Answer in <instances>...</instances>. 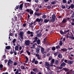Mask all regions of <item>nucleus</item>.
Segmentation results:
<instances>
[{"mask_svg": "<svg viewBox=\"0 0 74 74\" xmlns=\"http://www.w3.org/2000/svg\"><path fill=\"white\" fill-rule=\"evenodd\" d=\"M36 22H38V24L40 25V26L42 25V22H43V19L42 18H36Z\"/></svg>", "mask_w": 74, "mask_h": 74, "instance_id": "obj_1", "label": "nucleus"}, {"mask_svg": "<svg viewBox=\"0 0 74 74\" xmlns=\"http://www.w3.org/2000/svg\"><path fill=\"white\" fill-rule=\"evenodd\" d=\"M23 34H24L23 32L21 31H20L19 34V37L22 40H23Z\"/></svg>", "mask_w": 74, "mask_h": 74, "instance_id": "obj_2", "label": "nucleus"}, {"mask_svg": "<svg viewBox=\"0 0 74 74\" xmlns=\"http://www.w3.org/2000/svg\"><path fill=\"white\" fill-rule=\"evenodd\" d=\"M30 42L29 40H25V44L26 46H29L30 45Z\"/></svg>", "mask_w": 74, "mask_h": 74, "instance_id": "obj_3", "label": "nucleus"}, {"mask_svg": "<svg viewBox=\"0 0 74 74\" xmlns=\"http://www.w3.org/2000/svg\"><path fill=\"white\" fill-rule=\"evenodd\" d=\"M51 18H52V19H53V22H55V19L56 18V16L55 15V14L53 15Z\"/></svg>", "mask_w": 74, "mask_h": 74, "instance_id": "obj_4", "label": "nucleus"}, {"mask_svg": "<svg viewBox=\"0 0 74 74\" xmlns=\"http://www.w3.org/2000/svg\"><path fill=\"white\" fill-rule=\"evenodd\" d=\"M34 15L36 16H39L41 15H42V13H35L34 14Z\"/></svg>", "mask_w": 74, "mask_h": 74, "instance_id": "obj_5", "label": "nucleus"}, {"mask_svg": "<svg viewBox=\"0 0 74 74\" xmlns=\"http://www.w3.org/2000/svg\"><path fill=\"white\" fill-rule=\"evenodd\" d=\"M40 48H39L38 47H37L36 49V52L37 53V54H38V53H40Z\"/></svg>", "mask_w": 74, "mask_h": 74, "instance_id": "obj_6", "label": "nucleus"}, {"mask_svg": "<svg viewBox=\"0 0 74 74\" xmlns=\"http://www.w3.org/2000/svg\"><path fill=\"white\" fill-rule=\"evenodd\" d=\"M45 66H47V67H51L50 66V64L48 63V62H45Z\"/></svg>", "mask_w": 74, "mask_h": 74, "instance_id": "obj_7", "label": "nucleus"}, {"mask_svg": "<svg viewBox=\"0 0 74 74\" xmlns=\"http://www.w3.org/2000/svg\"><path fill=\"white\" fill-rule=\"evenodd\" d=\"M73 61H71V60H69L68 62V64H69L70 65H71L73 63Z\"/></svg>", "mask_w": 74, "mask_h": 74, "instance_id": "obj_8", "label": "nucleus"}, {"mask_svg": "<svg viewBox=\"0 0 74 74\" xmlns=\"http://www.w3.org/2000/svg\"><path fill=\"white\" fill-rule=\"evenodd\" d=\"M41 51L42 53H46V52L44 51V49L43 47H42L41 48Z\"/></svg>", "mask_w": 74, "mask_h": 74, "instance_id": "obj_9", "label": "nucleus"}, {"mask_svg": "<svg viewBox=\"0 0 74 74\" xmlns=\"http://www.w3.org/2000/svg\"><path fill=\"white\" fill-rule=\"evenodd\" d=\"M60 61L59 60H55V64L56 65H58L59 64Z\"/></svg>", "mask_w": 74, "mask_h": 74, "instance_id": "obj_10", "label": "nucleus"}, {"mask_svg": "<svg viewBox=\"0 0 74 74\" xmlns=\"http://www.w3.org/2000/svg\"><path fill=\"white\" fill-rule=\"evenodd\" d=\"M69 38H71V39H72V40H74V35L73 34H72L71 36H69Z\"/></svg>", "mask_w": 74, "mask_h": 74, "instance_id": "obj_11", "label": "nucleus"}, {"mask_svg": "<svg viewBox=\"0 0 74 74\" xmlns=\"http://www.w3.org/2000/svg\"><path fill=\"white\" fill-rule=\"evenodd\" d=\"M66 63H64V62H62L60 66H62V67H65V66L66 65Z\"/></svg>", "mask_w": 74, "mask_h": 74, "instance_id": "obj_12", "label": "nucleus"}, {"mask_svg": "<svg viewBox=\"0 0 74 74\" xmlns=\"http://www.w3.org/2000/svg\"><path fill=\"white\" fill-rule=\"evenodd\" d=\"M33 71L34 72H38V70L37 68H35L32 69Z\"/></svg>", "mask_w": 74, "mask_h": 74, "instance_id": "obj_13", "label": "nucleus"}, {"mask_svg": "<svg viewBox=\"0 0 74 74\" xmlns=\"http://www.w3.org/2000/svg\"><path fill=\"white\" fill-rule=\"evenodd\" d=\"M15 51H19V47L18 45L16 46L15 47Z\"/></svg>", "mask_w": 74, "mask_h": 74, "instance_id": "obj_14", "label": "nucleus"}, {"mask_svg": "<svg viewBox=\"0 0 74 74\" xmlns=\"http://www.w3.org/2000/svg\"><path fill=\"white\" fill-rule=\"evenodd\" d=\"M23 3L20 5L19 8H21L20 10H22V9L23 8Z\"/></svg>", "mask_w": 74, "mask_h": 74, "instance_id": "obj_15", "label": "nucleus"}, {"mask_svg": "<svg viewBox=\"0 0 74 74\" xmlns=\"http://www.w3.org/2000/svg\"><path fill=\"white\" fill-rule=\"evenodd\" d=\"M36 57H37V58H38V59H41V58L40 57L39 54H36Z\"/></svg>", "mask_w": 74, "mask_h": 74, "instance_id": "obj_16", "label": "nucleus"}, {"mask_svg": "<svg viewBox=\"0 0 74 74\" xmlns=\"http://www.w3.org/2000/svg\"><path fill=\"white\" fill-rule=\"evenodd\" d=\"M58 58L60 59L62 58V55L61 54H59L58 55Z\"/></svg>", "mask_w": 74, "mask_h": 74, "instance_id": "obj_17", "label": "nucleus"}, {"mask_svg": "<svg viewBox=\"0 0 74 74\" xmlns=\"http://www.w3.org/2000/svg\"><path fill=\"white\" fill-rule=\"evenodd\" d=\"M27 34H33V32H31L30 31H28L27 32Z\"/></svg>", "mask_w": 74, "mask_h": 74, "instance_id": "obj_18", "label": "nucleus"}, {"mask_svg": "<svg viewBox=\"0 0 74 74\" xmlns=\"http://www.w3.org/2000/svg\"><path fill=\"white\" fill-rule=\"evenodd\" d=\"M29 12L30 15H32V14H33V11L31 9H30Z\"/></svg>", "mask_w": 74, "mask_h": 74, "instance_id": "obj_19", "label": "nucleus"}, {"mask_svg": "<svg viewBox=\"0 0 74 74\" xmlns=\"http://www.w3.org/2000/svg\"><path fill=\"white\" fill-rule=\"evenodd\" d=\"M63 70H64L65 71L67 72L69 70V69L68 68H63Z\"/></svg>", "mask_w": 74, "mask_h": 74, "instance_id": "obj_20", "label": "nucleus"}, {"mask_svg": "<svg viewBox=\"0 0 74 74\" xmlns=\"http://www.w3.org/2000/svg\"><path fill=\"white\" fill-rule=\"evenodd\" d=\"M49 21V19H45L44 21V22H45V23H48Z\"/></svg>", "mask_w": 74, "mask_h": 74, "instance_id": "obj_21", "label": "nucleus"}, {"mask_svg": "<svg viewBox=\"0 0 74 74\" xmlns=\"http://www.w3.org/2000/svg\"><path fill=\"white\" fill-rule=\"evenodd\" d=\"M51 4L52 5L55 4H56V2L55 1H52L51 2Z\"/></svg>", "mask_w": 74, "mask_h": 74, "instance_id": "obj_22", "label": "nucleus"}, {"mask_svg": "<svg viewBox=\"0 0 74 74\" xmlns=\"http://www.w3.org/2000/svg\"><path fill=\"white\" fill-rule=\"evenodd\" d=\"M42 18L43 19H45V18H47V16H46V15H45V14H44L42 16Z\"/></svg>", "mask_w": 74, "mask_h": 74, "instance_id": "obj_23", "label": "nucleus"}, {"mask_svg": "<svg viewBox=\"0 0 74 74\" xmlns=\"http://www.w3.org/2000/svg\"><path fill=\"white\" fill-rule=\"evenodd\" d=\"M38 45H39L40 44V40L38 39L36 41Z\"/></svg>", "mask_w": 74, "mask_h": 74, "instance_id": "obj_24", "label": "nucleus"}, {"mask_svg": "<svg viewBox=\"0 0 74 74\" xmlns=\"http://www.w3.org/2000/svg\"><path fill=\"white\" fill-rule=\"evenodd\" d=\"M67 22V19L64 18L63 19L62 22V23H66Z\"/></svg>", "mask_w": 74, "mask_h": 74, "instance_id": "obj_25", "label": "nucleus"}, {"mask_svg": "<svg viewBox=\"0 0 74 74\" xmlns=\"http://www.w3.org/2000/svg\"><path fill=\"white\" fill-rule=\"evenodd\" d=\"M42 36V34H41V33H40L38 34L37 36L38 37H41Z\"/></svg>", "mask_w": 74, "mask_h": 74, "instance_id": "obj_26", "label": "nucleus"}, {"mask_svg": "<svg viewBox=\"0 0 74 74\" xmlns=\"http://www.w3.org/2000/svg\"><path fill=\"white\" fill-rule=\"evenodd\" d=\"M12 20H13V21H16L17 20V18L16 16H14V18H12Z\"/></svg>", "mask_w": 74, "mask_h": 74, "instance_id": "obj_27", "label": "nucleus"}, {"mask_svg": "<svg viewBox=\"0 0 74 74\" xmlns=\"http://www.w3.org/2000/svg\"><path fill=\"white\" fill-rule=\"evenodd\" d=\"M71 9H73V8H74V5L73 4V3H72L71 5Z\"/></svg>", "mask_w": 74, "mask_h": 74, "instance_id": "obj_28", "label": "nucleus"}, {"mask_svg": "<svg viewBox=\"0 0 74 74\" xmlns=\"http://www.w3.org/2000/svg\"><path fill=\"white\" fill-rule=\"evenodd\" d=\"M61 51H67V49L66 48L65 49H61Z\"/></svg>", "mask_w": 74, "mask_h": 74, "instance_id": "obj_29", "label": "nucleus"}, {"mask_svg": "<svg viewBox=\"0 0 74 74\" xmlns=\"http://www.w3.org/2000/svg\"><path fill=\"white\" fill-rule=\"evenodd\" d=\"M47 40V37H45V38L43 40V44H45V41H46V40Z\"/></svg>", "mask_w": 74, "mask_h": 74, "instance_id": "obj_30", "label": "nucleus"}, {"mask_svg": "<svg viewBox=\"0 0 74 74\" xmlns=\"http://www.w3.org/2000/svg\"><path fill=\"white\" fill-rule=\"evenodd\" d=\"M10 62H8V66H9V67L10 68V67H12V65L11 64L10 65Z\"/></svg>", "mask_w": 74, "mask_h": 74, "instance_id": "obj_31", "label": "nucleus"}, {"mask_svg": "<svg viewBox=\"0 0 74 74\" xmlns=\"http://www.w3.org/2000/svg\"><path fill=\"white\" fill-rule=\"evenodd\" d=\"M6 49H11V47L10 46H7L6 47Z\"/></svg>", "mask_w": 74, "mask_h": 74, "instance_id": "obj_32", "label": "nucleus"}, {"mask_svg": "<svg viewBox=\"0 0 74 74\" xmlns=\"http://www.w3.org/2000/svg\"><path fill=\"white\" fill-rule=\"evenodd\" d=\"M63 45V42H62V41L60 40L59 45L61 46V45Z\"/></svg>", "mask_w": 74, "mask_h": 74, "instance_id": "obj_33", "label": "nucleus"}, {"mask_svg": "<svg viewBox=\"0 0 74 74\" xmlns=\"http://www.w3.org/2000/svg\"><path fill=\"white\" fill-rule=\"evenodd\" d=\"M26 5H27V7H29L30 6V3H25V5L26 6Z\"/></svg>", "mask_w": 74, "mask_h": 74, "instance_id": "obj_34", "label": "nucleus"}, {"mask_svg": "<svg viewBox=\"0 0 74 74\" xmlns=\"http://www.w3.org/2000/svg\"><path fill=\"white\" fill-rule=\"evenodd\" d=\"M51 49L52 51H55L56 50V48L55 47L53 46Z\"/></svg>", "mask_w": 74, "mask_h": 74, "instance_id": "obj_35", "label": "nucleus"}, {"mask_svg": "<svg viewBox=\"0 0 74 74\" xmlns=\"http://www.w3.org/2000/svg\"><path fill=\"white\" fill-rule=\"evenodd\" d=\"M8 62H9V63H10V64H12V62H13V61H12V60H11V59H9L8 60Z\"/></svg>", "mask_w": 74, "mask_h": 74, "instance_id": "obj_36", "label": "nucleus"}, {"mask_svg": "<svg viewBox=\"0 0 74 74\" xmlns=\"http://www.w3.org/2000/svg\"><path fill=\"white\" fill-rule=\"evenodd\" d=\"M47 9H49L51 8V5H49L47 6Z\"/></svg>", "mask_w": 74, "mask_h": 74, "instance_id": "obj_37", "label": "nucleus"}, {"mask_svg": "<svg viewBox=\"0 0 74 74\" xmlns=\"http://www.w3.org/2000/svg\"><path fill=\"white\" fill-rule=\"evenodd\" d=\"M21 69H22V70H24V69H25V66H24L22 65L21 66Z\"/></svg>", "mask_w": 74, "mask_h": 74, "instance_id": "obj_38", "label": "nucleus"}, {"mask_svg": "<svg viewBox=\"0 0 74 74\" xmlns=\"http://www.w3.org/2000/svg\"><path fill=\"white\" fill-rule=\"evenodd\" d=\"M71 19H73V18H74V12L73 13L72 16H71Z\"/></svg>", "mask_w": 74, "mask_h": 74, "instance_id": "obj_39", "label": "nucleus"}, {"mask_svg": "<svg viewBox=\"0 0 74 74\" xmlns=\"http://www.w3.org/2000/svg\"><path fill=\"white\" fill-rule=\"evenodd\" d=\"M35 61H36V58H34L32 60V62L33 63H34V62H35Z\"/></svg>", "mask_w": 74, "mask_h": 74, "instance_id": "obj_40", "label": "nucleus"}, {"mask_svg": "<svg viewBox=\"0 0 74 74\" xmlns=\"http://www.w3.org/2000/svg\"><path fill=\"white\" fill-rule=\"evenodd\" d=\"M3 67V65L2 64H1L0 65V68L1 70H2V68Z\"/></svg>", "mask_w": 74, "mask_h": 74, "instance_id": "obj_41", "label": "nucleus"}, {"mask_svg": "<svg viewBox=\"0 0 74 74\" xmlns=\"http://www.w3.org/2000/svg\"><path fill=\"white\" fill-rule=\"evenodd\" d=\"M61 7L63 9H64V8H66V7H65V6H64L63 4H62L61 5Z\"/></svg>", "mask_w": 74, "mask_h": 74, "instance_id": "obj_42", "label": "nucleus"}, {"mask_svg": "<svg viewBox=\"0 0 74 74\" xmlns=\"http://www.w3.org/2000/svg\"><path fill=\"white\" fill-rule=\"evenodd\" d=\"M32 46V47H31V49H34L35 48V45H33Z\"/></svg>", "mask_w": 74, "mask_h": 74, "instance_id": "obj_43", "label": "nucleus"}, {"mask_svg": "<svg viewBox=\"0 0 74 74\" xmlns=\"http://www.w3.org/2000/svg\"><path fill=\"white\" fill-rule=\"evenodd\" d=\"M60 33L62 35H63V34H64V32H63L62 30H60Z\"/></svg>", "mask_w": 74, "mask_h": 74, "instance_id": "obj_44", "label": "nucleus"}, {"mask_svg": "<svg viewBox=\"0 0 74 74\" xmlns=\"http://www.w3.org/2000/svg\"><path fill=\"white\" fill-rule=\"evenodd\" d=\"M56 49H60V47L59 45H58L56 46Z\"/></svg>", "mask_w": 74, "mask_h": 74, "instance_id": "obj_45", "label": "nucleus"}, {"mask_svg": "<svg viewBox=\"0 0 74 74\" xmlns=\"http://www.w3.org/2000/svg\"><path fill=\"white\" fill-rule=\"evenodd\" d=\"M34 40H36V41H37V40H38V38L36 36L34 38Z\"/></svg>", "mask_w": 74, "mask_h": 74, "instance_id": "obj_46", "label": "nucleus"}, {"mask_svg": "<svg viewBox=\"0 0 74 74\" xmlns=\"http://www.w3.org/2000/svg\"><path fill=\"white\" fill-rule=\"evenodd\" d=\"M34 63L35 64H37L38 63V61L36 60L34 62Z\"/></svg>", "mask_w": 74, "mask_h": 74, "instance_id": "obj_47", "label": "nucleus"}, {"mask_svg": "<svg viewBox=\"0 0 74 74\" xmlns=\"http://www.w3.org/2000/svg\"><path fill=\"white\" fill-rule=\"evenodd\" d=\"M63 2L64 4L67 3V1L66 0H63Z\"/></svg>", "mask_w": 74, "mask_h": 74, "instance_id": "obj_48", "label": "nucleus"}, {"mask_svg": "<svg viewBox=\"0 0 74 74\" xmlns=\"http://www.w3.org/2000/svg\"><path fill=\"white\" fill-rule=\"evenodd\" d=\"M55 62V59H52L51 60V63H53Z\"/></svg>", "mask_w": 74, "mask_h": 74, "instance_id": "obj_49", "label": "nucleus"}, {"mask_svg": "<svg viewBox=\"0 0 74 74\" xmlns=\"http://www.w3.org/2000/svg\"><path fill=\"white\" fill-rule=\"evenodd\" d=\"M26 52H27V53H28V55H30V52L29 51L27 50L26 51Z\"/></svg>", "mask_w": 74, "mask_h": 74, "instance_id": "obj_50", "label": "nucleus"}, {"mask_svg": "<svg viewBox=\"0 0 74 74\" xmlns=\"http://www.w3.org/2000/svg\"><path fill=\"white\" fill-rule=\"evenodd\" d=\"M62 68L63 67L62 66H60V67H57V69H62Z\"/></svg>", "mask_w": 74, "mask_h": 74, "instance_id": "obj_51", "label": "nucleus"}, {"mask_svg": "<svg viewBox=\"0 0 74 74\" xmlns=\"http://www.w3.org/2000/svg\"><path fill=\"white\" fill-rule=\"evenodd\" d=\"M19 5L16 6V7L15 8L16 9V10H18V8H19Z\"/></svg>", "mask_w": 74, "mask_h": 74, "instance_id": "obj_52", "label": "nucleus"}, {"mask_svg": "<svg viewBox=\"0 0 74 74\" xmlns=\"http://www.w3.org/2000/svg\"><path fill=\"white\" fill-rule=\"evenodd\" d=\"M13 43L14 44V43L16 42V39L15 38L13 39V40L12 41Z\"/></svg>", "mask_w": 74, "mask_h": 74, "instance_id": "obj_53", "label": "nucleus"}, {"mask_svg": "<svg viewBox=\"0 0 74 74\" xmlns=\"http://www.w3.org/2000/svg\"><path fill=\"white\" fill-rule=\"evenodd\" d=\"M50 66H49V67H46V68H47V69L48 71H50V69H49V68H50Z\"/></svg>", "mask_w": 74, "mask_h": 74, "instance_id": "obj_54", "label": "nucleus"}, {"mask_svg": "<svg viewBox=\"0 0 74 74\" xmlns=\"http://www.w3.org/2000/svg\"><path fill=\"white\" fill-rule=\"evenodd\" d=\"M17 64H18L17 62H14V66H16Z\"/></svg>", "mask_w": 74, "mask_h": 74, "instance_id": "obj_55", "label": "nucleus"}, {"mask_svg": "<svg viewBox=\"0 0 74 74\" xmlns=\"http://www.w3.org/2000/svg\"><path fill=\"white\" fill-rule=\"evenodd\" d=\"M30 9L29 10V9H27L26 10V11H27V12L28 13L29 12V11H30Z\"/></svg>", "mask_w": 74, "mask_h": 74, "instance_id": "obj_56", "label": "nucleus"}, {"mask_svg": "<svg viewBox=\"0 0 74 74\" xmlns=\"http://www.w3.org/2000/svg\"><path fill=\"white\" fill-rule=\"evenodd\" d=\"M52 59V57L51 56H50L49 58V60H51V59Z\"/></svg>", "mask_w": 74, "mask_h": 74, "instance_id": "obj_57", "label": "nucleus"}, {"mask_svg": "<svg viewBox=\"0 0 74 74\" xmlns=\"http://www.w3.org/2000/svg\"><path fill=\"white\" fill-rule=\"evenodd\" d=\"M50 20L51 21H49V22L51 23V22H53V19H52V18H51V19H50Z\"/></svg>", "mask_w": 74, "mask_h": 74, "instance_id": "obj_58", "label": "nucleus"}, {"mask_svg": "<svg viewBox=\"0 0 74 74\" xmlns=\"http://www.w3.org/2000/svg\"><path fill=\"white\" fill-rule=\"evenodd\" d=\"M25 58H26V60H29V59L28 58H27V57L26 56H25Z\"/></svg>", "mask_w": 74, "mask_h": 74, "instance_id": "obj_59", "label": "nucleus"}, {"mask_svg": "<svg viewBox=\"0 0 74 74\" xmlns=\"http://www.w3.org/2000/svg\"><path fill=\"white\" fill-rule=\"evenodd\" d=\"M17 71L18 72H19L21 71V69L19 68L18 69H17Z\"/></svg>", "mask_w": 74, "mask_h": 74, "instance_id": "obj_60", "label": "nucleus"}, {"mask_svg": "<svg viewBox=\"0 0 74 74\" xmlns=\"http://www.w3.org/2000/svg\"><path fill=\"white\" fill-rule=\"evenodd\" d=\"M26 23H24L23 25V27H26Z\"/></svg>", "mask_w": 74, "mask_h": 74, "instance_id": "obj_61", "label": "nucleus"}, {"mask_svg": "<svg viewBox=\"0 0 74 74\" xmlns=\"http://www.w3.org/2000/svg\"><path fill=\"white\" fill-rule=\"evenodd\" d=\"M23 52V50H22L21 51L20 53V55L21 54V53H22Z\"/></svg>", "mask_w": 74, "mask_h": 74, "instance_id": "obj_62", "label": "nucleus"}, {"mask_svg": "<svg viewBox=\"0 0 74 74\" xmlns=\"http://www.w3.org/2000/svg\"><path fill=\"white\" fill-rule=\"evenodd\" d=\"M52 73L51 72L49 71L48 73V74H52Z\"/></svg>", "mask_w": 74, "mask_h": 74, "instance_id": "obj_63", "label": "nucleus"}, {"mask_svg": "<svg viewBox=\"0 0 74 74\" xmlns=\"http://www.w3.org/2000/svg\"><path fill=\"white\" fill-rule=\"evenodd\" d=\"M18 73H19L18 71H17L15 72V74H18Z\"/></svg>", "mask_w": 74, "mask_h": 74, "instance_id": "obj_64", "label": "nucleus"}]
</instances>
